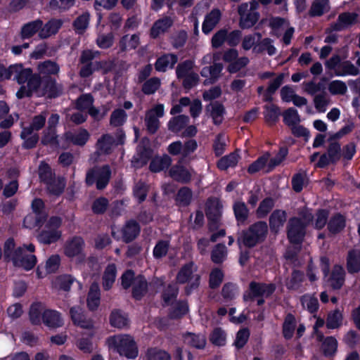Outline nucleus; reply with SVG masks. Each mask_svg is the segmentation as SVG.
Wrapping results in <instances>:
<instances>
[{
	"label": "nucleus",
	"instance_id": "obj_54",
	"mask_svg": "<svg viewBox=\"0 0 360 360\" xmlns=\"http://www.w3.org/2000/svg\"><path fill=\"white\" fill-rule=\"evenodd\" d=\"M264 117L266 121L272 124H274L278 120L281 115V111L278 107L270 104L264 107Z\"/></svg>",
	"mask_w": 360,
	"mask_h": 360
},
{
	"label": "nucleus",
	"instance_id": "obj_62",
	"mask_svg": "<svg viewBox=\"0 0 360 360\" xmlns=\"http://www.w3.org/2000/svg\"><path fill=\"white\" fill-rule=\"evenodd\" d=\"M329 92L332 95H344L347 91L346 84L340 80H333L328 84Z\"/></svg>",
	"mask_w": 360,
	"mask_h": 360
},
{
	"label": "nucleus",
	"instance_id": "obj_50",
	"mask_svg": "<svg viewBox=\"0 0 360 360\" xmlns=\"http://www.w3.org/2000/svg\"><path fill=\"white\" fill-rule=\"evenodd\" d=\"M189 122V117L186 115H179L173 117L168 124V128L173 132L181 131Z\"/></svg>",
	"mask_w": 360,
	"mask_h": 360
},
{
	"label": "nucleus",
	"instance_id": "obj_57",
	"mask_svg": "<svg viewBox=\"0 0 360 360\" xmlns=\"http://www.w3.org/2000/svg\"><path fill=\"white\" fill-rule=\"evenodd\" d=\"M273 41L269 38H264L260 40L257 44V47H255V53H262L266 51L269 56H273L276 52V49L272 44Z\"/></svg>",
	"mask_w": 360,
	"mask_h": 360
},
{
	"label": "nucleus",
	"instance_id": "obj_28",
	"mask_svg": "<svg viewBox=\"0 0 360 360\" xmlns=\"http://www.w3.org/2000/svg\"><path fill=\"white\" fill-rule=\"evenodd\" d=\"M140 228L135 221H129L122 228L123 240L129 243L133 240L139 233Z\"/></svg>",
	"mask_w": 360,
	"mask_h": 360
},
{
	"label": "nucleus",
	"instance_id": "obj_24",
	"mask_svg": "<svg viewBox=\"0 0 360 360\" xmlns=\"http://www.w3.org/2000/svg\"><path fill=\"white\" fill-rule=\"evenodd\" d=\"M206 110L210 113L215 124H219L222 122L225 109L221 103L218 101L212 102L207 105Z\"/></svg>",
	"mask_w": 360,
	"mask_h": 360
},
{
	"label": "nucleus",
	"instance_id": "obj_31",
	"mask_svg": "<svg viewBox=\"0 0 360 360\" xmlns=\"http://www.w3.org/2000/svg\"><path fill=\"white\" fill-rule=\"evenodd\" d=\"M222 70V64L214 63V65L212 66L203 68L200 74L202 77H209V83H214L219 77Z\"/></svg>",
	"mask_w": 360,
	"mask_h": 360
},
{
	"label": "nucleus",
	"instance_id": "obj_23",
	"mask_svg": "<svg viewBox=\"0 0 360 360\" xmlns=\"http://www.w3.org/2000/svg\"><path fill=\"white\" fill-rule=\"evenodd\" d=\"M287 219V214L281 210H274L269 217V226L272 231L277 233L283 226Z\"/></svg>",
	"mask_w": 360,
	"mask_h": 360
},
{
	"label": "nucleus",
	"instance_id": "obj_44",
	"mask_svg": "<svg viewBox=\"0 0 360 360\" xmlns=\"http://www.w3.org/2000/svg\"><path fill=\"white\" fill-rule=\"evenodd\" d=\"M37 69L39 75H51L58 74L60 68L56 62L48 60L44 62L39 63L37 66Z\"/></svg>",
	"mask_w": 360,
	"mask_h": 360
},
{
	"label": "nucleus",
	"instance_id": "obj_42",
	"mask_svg": "<svg viewBox=\"0 0 360 360\" xmlns=\"http://www.w3.org/2000/svg\"><path fill=\"white\" fill-rule=\"evenodd\" d=\"M337 139H331L329 136L328 142L329 145L327 150V153L330 156L332 163L338 162L341 158V147L340 144L337 141Z\"/></svg>",
	"mask_w": 360,
	"mask_h": 360
},
{
	"label": "nucleus",
	"instance_id": "obj_36",
	"mask_svg": "<svg viewBox=\"0 0 360 360\" xmlns=\"http://www.w3.org/2000/svg\"><path fill=\"white\" fill-rule=\"evenodd\" d=\"M233 210L236 220L240 223H244L248 218L249 210L245 203L241 200L236 201L233 205Z\"/></svg>",
	"mask_w": 360,
	"mask_h": 360
},
{
	"label": "nucleus",
	"instance_id": "obj_26",
	"mask_svg": "<svg viewBox=\"0 0 360 360\" xmlns=\"http://www.w3.org/2000/svg\"><path fill=\"white\" fill-rule=\"evenodd\" d=\"M63 22L60 20L53 19L46 22L44 26L42 25L39 36L41 39H46L51 35L56 34L60 27Z\"/></svg>",
	"mask_w": 360,
	"mask_h": 360
},
{
	"label": "nucleus",
	"instance_id": "obj_2",
	"mask_svg": "<svg viewBox=\"0 0 360 360\" xmlns=\"http://www.w3.org/2000/svg\"><path fill=\"white\" fill-rule=\"evenodd\" d=\"M105 345L109 351L116 352L128 359H134L139 355V349L134 338L128 334H117L108 337Z\"/></svg>",
	"mask_w": 360,
	"mask_h": 360
},
{
	"label": "nucleus",
	"instance_id": "obj_55",
	"mask_svg": "<svg viewBox=\"0 0 360 360\" xmlns=\"http://www.w3.org/2000/svg\"><path fill=\"white\" fill-rule=\"evenodd\" d=\"M116 267L114 264H110L107 266L103 275V288L109 290L115 281Z\"/></svg>",
	"mask_w": 360,
	"mask_h": 360
},
{
	"label": "nucleus",
	"instance_id": "obj_37",
	"mask_svg": "<svg viewBox=\"0 0 360 360\" xmlns=\"http://www.w3.org/2000/svg\"><path fill=\"white\" fill-rule=\"evenodd\" d=\"M43 22L41 20H37L25 24L21 30V36L23 39L30 38L37 32H39Z\"/></svg>",
	"mask_w": 360,
	"mask_h": 360
},
{
	"label": "nucleus",
	"instance_id": "obj_58",
	"mask_svg": "<svg viewBox=\"0 0 360 360\" xmlns=\"http://www.w3.org/2000/svg\"><path fill=\"white\" fill-rule=\"evenodd\" d=\"M283 122L290 127L296 124H299L300 122V117L297 112V110L292 108L286 110L283 112Z\"/></svg>",
	"mask_w": 360,
	"mask_h": 360
},
{
	"label": "nucleus",
	"instance_id": "obj_35",
	"mask_svg": "<svg viewBox=\"0 0 360 360\" xmlns=\"http://www.w3.org/2000/svg\"><path fill=\"white\" fill-rule=\"evenodd\" d=\"M359 72L360 71L358 67H356L349 60H346L341 63V64L338 66V68L336 70L335 75L337 76H356L359 74Z\"/></svg>",
	"mask_w": 360,
	"mask_h": 360
},
{
	"label": "nucleus",
	"instance_id": "obj_22",
	"mask_svg": "<svg viewBox=\"0 0 360 360\" xmlns=\"http://www.w3.org/2000/svg\"><path fill=\"white\" fill-rule=\"evenodd\" d=\"M173 19L168 16H165L156 20L150 29V35L153 38H156L161 34L165 33L172 25Z\"/></svg>",
	"mask_w": 360,
	"mask_h": 360
},
{
	"label": "nucleus",
	"instance_id": "obj_45",
	"mask_svg": "<svg viewBox=\"0 0 360 360\" xmlns=\"http://www.w3.org/2000/svg\"><path fill=\"white\" fill-rule=\"evenodd\" d=\"M314 105L319 112H325L330 103V98L326 92H321L314 97Z\"/></svg>",
	"mask_w": 360,
	"mask_h": 360
},
{
	"label": "nucleus",
	"instance_id": "obj_30",
	"mask_svg": "<svg viewBox=\"0 0 360 360\" xmlns=\"http://www.w3.org/2000/svg\"><path fill=\"white\" fill-rule=\"evenodd\" d=\"M184 342L193 347L202 349L206 345V338L201 334L188 333L184 335Z\"/></svg>",
	"mask_w": 360,
	"mask_h": 360
},
{
	"label": "nucleus",
	"instance_id": "obj_9",
	"mask_svg": "<svg viewBox=\"0 0 360 360\" xmlns=\"http://www.w3.org/2000/svg\"><path fill=\"white\" fill-rule=\"evenodd\" d=\"M276 290L274 284L261 283L252 281L250 283L249 290L243 295L245 301L252 300L254 297H268Z\"/></svg>",
	"mask_w": 360,
	"mask_h": 360
},
{
	"label": "nucleus",
	"instance_id": "obj_53",
	"mask_svg": "<svg viewBox=\"0 0 360 360\" xmlns=\"http://www.w3.org/2000/svg\"><path fill=\"white\" fill-rule=\"evenodd\" d=\"M42 82L43 79L41 78L39 74H32V72L26 82H27V86L30 90L31 93H35L39 96Z\"/></svg>",
	"mask_w": 360,
	"mask_h": 360
},
{
	"label": "nucleus",
	"instance_id": "obj_32",
	"mask_svg": "<svg viewBox=\"0 0 360 360\" xmlns=\"http://www.w3.org/2000/svg\"><path fill=\"white\" fill-rule=\"evenodd\" d=\"M347 268L350 274L357 273L360 271V250H352L349 252Z\"/></svg>",
	"mask_w": 360,
	"mask_h": 360
},
{
	"label": "nucleus",
	"instance_id": "obj_18",
	"mask_svg": "<svg viewBox=\"0 0 360 360\" xmlns=\"http://www.w3.org/2000/svg\"><path fill=\"white\" fill-rule=\"evenodd\" d=\"M84 247V242L83 239L80 237H75L67 241L65 246V254L69 257L75 256L81 257Z\"/></svg>",
	"mask_w": 360,
	"mask_h": 360
},
{
	"label": "nucleus",
	"instance_id": "obj_39",
	"mask_svg": "<svg viewBox=\"0 0 360 360\" xmlns=\"http://www.w3.org/2000/svg\"><path fill=\"white\" fill-rule=\"evenodd\" d=\"M345 219L340 214H336L333 216L328 223V229L333 234L339 233L345 228Z\"/></svg>",
	"mask_w": 360,
	"mask_h": 360
},
{
	"label": "nucleus",
	"instance_id": "obj_3",
	"mask_svg": "<svg viewBox=\"0 0 360 360\" xmlns=\"http://www.w3.org/2000/svg\"><path fill=\"white\" fill-rule=\"evenodd\" d=\"M299 217L288 220L287 236L291 243L300 244L306 233V227L312 221L314 216L308 209H302L298 212Z\"/></svg>",
	"mask_w": 360,
	"mask_h": 360
},
{
	"label": "nucleus",
	"instance_id": "obj_48",
	"mask_svg": "<svg viewBox=\"0 0 360 360\" xmlns=\"http://www.w3.org/2000/svg\"><path fill=\"white\" fill-rule=\"evenodd\" d=\"M45 184L46 185L47 191L54 195H59L61 194L65 186V182L63 178L56 179L54 177L52 180Z\"/></svg>",
	"mask_w": 360,
	"mask_h": 360
},
{
	"label": "nucleus",
	"instance_id": "obj_40",
	"mask_svg": "<svg viewBox=\"0 0 360 360\" xmlns=\"http://www.w3.org/2000/svg\"><path fill=\"white\" fill-rule=\"evenodd\" d=\"M146 280L142 276L135 278L133 283V296L135 299L139 300L146 292L147 290Z\"/></svg>",
	"mask_w": 360,
	"mask_h": 360
},
{
	"label": "nucleus",
	"instance_id": "obj_5",
	"mask_svg": "<svg viewBox=\"0 0 360 360\" xmlns=\"http://www.w3.org/2000/svg\"><path fill=\"white\" fill-rule=\"evenodd\" d=\"M124 140L125 134L122 130L117 131L116 139L110 134H103L96 143V153L98 155L110 154L117 146L124 144Z\"/></svg>",
	"mask_w": 360,
	"mask_h": 360
},
{
	"label": "nucleus",
	"instance_id": "obj_1",
	"mask_svg": "<svg viewBox=\"0 0 360 360\" xmlns=\"http://www.w3.org/2000/svg\"><path fill=\"white\" fill-rule=\"evenodd\" d=\"M26 250L33 252L34 245L29 244L24 248L18 247L15 248L14 240L8 238L4 243V257L5 259L12 261L14 266L30 270L35 266L37 258L32 254H27Z\"/></svg>",
	"mask_w": 360,
	"mask_h": 360
},
{
	"label": "nucleus",
	"instance_id": "obj_16",
	"mask_svg": "<svg viewBox=\"0 0 360 360\" xmlns=\"http://www.w3.org/2000/svg\"><path fill=\"white\" fill-rule=\"evenodd\" d=\"M193 174L194 171L193 169H188L180 165L172 167L169 170L170 176L173 179L181 183L189 182Z\"/></svg>",
	"mask_w": 360,
	"mask_h": 360
},
{
	"label": "nucleus",
	"instance_id": "obj_15",
	"mask_svg": "<svg viewBox=\"0 0 360 360\" xmlns=\"http://www.w3.org/2000/svg\"><path fill=\"white\" fill-rule=\"evenodd\" d=\"M221 18V12L218 8H213L205 16L202 22V30L205 34H210L218 25Z\"/></svg>",
	"mask_w": 360,
	"mask_h": 360
},
{
	"label": "nucleus",
	"instance_id": "obj_51",
	"mask_svg": "<svg viewBox=\"0 0 360 360\" xmlns=\"http://www.w3.org/2000/svg\"><path fill=\"white\" fill-rule=\"evenodd\" d=\"M270 158L269 153H265L262 156L259 157L257 160L252 162L248 167V171L250 174L256 173L262 169L265 170L267 169V162Z\"/></svg>",
	"mask_w": 360,
	"mask_h": 360
},
{
	"label": "nucleus",
	"instance_id": "obj_33",
	"mask_svg": "<svg viewBox=\"0 0 360 360\" xmlns=\"http://www.w3.org/2000/svg\"><path fill=\"white\" fill-rule=\"evenodd\" d=\"M110 322L112 326L122 329L129 325L127 316L120 310L112 311L110 317Z\"/></svg>",
	"mask_w": 360,
	"mask_h": 360
},
{
	"label": "nucleus",
	"instance_id": "obj_29",
	"mask_svg": "<svg viewBox=\"0 0 360 360\" xmlns=\"http://www.w3.org/2000/svg\"><path fill=\"white\" fill-rule=\"evenodd\" d=\"M46 120V115L45 112H42L38 115L34 116L29 126L22 127L23 136L26 134H30L31 131L37 132V131L42 129L45 125Z\"/></svg>",
	"mask_w": 360,
	"mask_h": 360
},
{
	"label": "nucleus",
	"instance_id": "obj_34",
	"mask_svg": "<svg viewBox=\"0 0 360 360\" xmlns=\"http://www.w3.org/2000/svg\"><path fill=\"white\" fill-rule=\"evenodd\" d=\"M330 9L328 0H315L309 9L311 17L321 16Z\"/></svg>",
	"mask_w": 360,
	"mask_h": 360
},
{
	"label": "nucleus",
	"instance_id": "obj_4",
	"mask_svg": "<svg viewBox=\"0 0 360 360\" xmlns=\"http://www.w3.org/2000/svg\"><path fill=\"white\" fill-rule=\"evenodd\" d=\"M258 6L257 1L255 0L238 6L239 25L242 29L251 28L258 21L259 13L257 12Z\"/></svg>",
	"mask_w": 360,
	"mask_h": 360
},
{
	"label": "nucleus",
	"instance_id": "obj_64",
	"mask_svg": "<svg viewBox=\"0 0 360 360\" xmlns=\"http://www.w3.org/2000/svg\"><path fill=\"white\" fill-rule=\"evenodd\" d=\"M146 358L148 360H170V355L162 350L157 348L148 349L146 352Z\"/></svg>",
	"mask_w": 360,
	"mask_h": 360
},
{
	"label": "nucleus",
	"instance_id": "obj_12",
	"mask_svg": "<svg viewBox=\"0 0 360 360\" xmlns=\"http://www.w3.org/2000/svg\"><path fill=\"white\" fill-rule=\"evenodd\" d=\"M111 177V170L108 165H104L96 169L91 173V179L96 184V188L103 190L108 184Z\"/></svg>",
	"mask_w": 360,
	"mask_h": 360
},
{
	"label": "nucleus",
	"instance_id": "obj_11",
	"mask_svg": "<svg viewBox=\"0 0 360 360\" xmlns=\"http://www.w3.org/2000/svg\"><path fill=\"white\" fill-rule=\"evenodd\" d=\"M164 114L165 108L163 104H158L146 112L145 122L150 133L154 134L156 132L160 126L159 118L163 117Z\"/></svg>",
	"mask_w": 360,
	"mask_h": 360
},
{
	"label": "nucleus",
	"instance_id": "obj_56",
	"mask_svg": "<svg viewBox=\"0 0 360 360\" xmlns=\"http://www.w3.org/2000/svg\"><path fill=\"white\" fill-rule=\"evenodd\" d=\"M288 153V150L285 147H282L280 148L278 154L271 159H269V163L267 165V169H266V172H269L271 171L275 167L279 165L285 158Z\"/></svg>",
	"mask_w": 360,
	"mask_h": 360
},
{
	"label": "nucleus",
	"instance_id": "obj_7",
	"mask_svg": "<svg viewBox=\"0 0 360 360\" xmlns=\"http://www.w3.org/2000/svg\"><path fill=\"white\" fill-rule=\"evenodd\" d=\"M267 224L264 221H258L252 224L243 236V244L249 248L254 247L264 240L267 233Z\"/></svg>",
	"mask_w": 360,
	"mask_h": 360
},
{
	"label": "nucleus",
	"instance_id": "obj_60",
	"mask_svg": "<svg viewBox=\"0 0 360 360\" xmlns=\"http://www.w3.org/2000/svg\"><path fill=\"white\" fill-rule=\"evenodd\" d=\"M227 255V250L224 245L217 244L212 251L211 258L213 262L219 264L224 262Z\"/></svg>",
	"mask_w": 360,
	"mask_h": 360
},
{
	"label": "nucleus",
	"instance_id": "obj_49",
	"mask_svg": "<svg viewBox=\"0 0 360 360\" xmlns=\"http://www.w3.org/2000/svg\"><path fill=\"white\" fill-rule=\"evenodd\" d=\"M261 38L262 35L259 32L245 35L242 39V48L245 51H248L252 49L255 52V47H257V44L261 40Z\"/></svg>",
	"mask_w": 360,
	"mask_h": 360
},
{
	"label": "nucleus",
	"instance_id": "obj_41",
	"mask_svg": "<svg viewBox=\"0 0 360 360\" xmlns=\"http://www.w3.org/2000/svg\"><path fill=\"white\" fill-rule=\"evenodd\" d=\"M56 91V81L49 77H44L39 96L47 95L49 97H55Z\"/></svg>",
	"mask_w": 360,
	"mask_h": 360
},
{
	"label": "nucleus",
	"instance_id": "obj_10",
	"mask_svg": "<svg viewBox=\"0 0 360 360\" xmlns=\"http://www.w3.org/2000/svg\"><path fill=\"white\" fill-rule=\"evenodd\" d=\"M221 208V202L217 198H210L206 203V215L210 220L209 227L212 231L219 226Z\"/></svg>",
	"mask_w": 360,
	"mask_h": 360
},
{
	"label": "nucleus",
	"instance_id": "obj_6",
	"mask_svg": "<svg viewBox=\"0 0 360 360\" xmlns=\"http://www.w3.org/2000/svg\"><path fill=\"white\" fill-rule=\"evenodd\" d=\"M61 223V218L51 217L47 221L44 229L38 235V240L44 244H51L58 241L61 237V231L58 230Z\"/></svg>",
	"mask_w": 360,
	"mask_h": 360
},
{
	"label": "nucleus",
	"instance_id": "obj_52",
	"mask_svg": "<svg viewBox=\"0 0 360 360\" xmlns=\"http://www.w3.org/2000/svg\"><path fill=\"white\" fill-rule=\"evenodd\" d=\"M295 327L296 321L295 317L290 314H288L283 325V333L286 339H290L292 337Z\"/></svg>",
	"mask_w": 360,
	"mask_h": 360
},
{
	"label": "nucleus",
	"instance_id": "obj_43",
	"mask_svg": "<svg viewBox=\"0 0 360 360\" xmlns=\"http://www.w3.org/2000/svg\"><path fill=\"white\" fill-rule=\"evenodd\" d=\"M66 141L75 145L83 146L86 143L89 138L88 131L82 130L77 133L66 132L65 134Z\"/></svg>",
	"mask_w": 360,
	"mask_h": 360
},
{
	"label": "nucleus",
	"instance_id": "obj_25",
	"mask_svg": "<svg viewBox=\"0 0 360 360\" xmlns=\"http://www.w3.org/2000/svg\"><path fill=\"white\" fill-rule=\"evenodd\" d=\"M177 62V56L174 54H165L158 58L155 62V68L157 71L165 72L167 69H171Z\"/></svg>",
	"mask_w": 360,
	"mask_h": 360
},
{
	"label": "nucleus",
	"instance_id": "obj_59",
	"mask_svg": "<svg viewBox=\"0 0 360 360\" xmlns=\"http://www.w3.org/2000/svg\"><path fill=\"white\" fill-rule=\"evenodd\" d=\"M127 115L122 109L115 110L110 119V124L112 127H120L123 125L127 120Z\"/></svg>",
	"mask_w": 360,
	"mask_h": 360
},
{
	"label": "nucleus",
	"instance_id": "obj_46",
	"mask_svg": "<svg viewBox=\"0 0 360 360\" xmlns=\"http://www.w3.org/2000/svg\"><path fill=\"white\" fill-rule=\"evenodd\" d=\"M46 221L44 214H35L34 213L27 214L23 221L24 226L28 229H33L34 227L41 226Z\"/></svg>",
	"mask_w": 360,
	"mask_h": 360
},
{
	"label": "nucleus",
	"instance_id": "obj_19",
	"mask_svg": "<svg viewBox=\"0 0 360 360\" xmlns=\"http://www.w3.org/2000/svg\"><path fill=\"white\" fill-rule=\"evenodd\" d=\"M70 314L73 323L75 326L83 329H89L90 321L86 316L84 314V311L80 307L77 306L70 308Z\"/></svg>",
	"mask_w": 360,
	"mask_h": 360
},
{
	"label": "nucleus",
	"instance_id": "obj_17",
	"mask_svg": "<svg viewBox=\"0 0 360 360\" xmlns=\"http://www.w3.org/2000/svg\"><path fill=\"white\" fill-rule=\"evenodd\" d=\"M42 322L49 328H57L63 325V319L61 314L56 310L47 308L44 311Z\"/></svg>",
	"mask_w": 360,
	"mask_h": 360
},
{
	"label": "nucleus",
	"instance_id": "obj_47",
	"mask_svg": "<svg viewBox=\"0 0 360 360\" xmlns=\"http://www.w3.org/2000/svg\"><path fill=\"white\" fill-rule=\"evenodd\" d=\"M240 159L237 153H232L229 155L221 158L217 162V167L221 170H226L229 167H235Z\"/></svg>",
	"mask_w": 360,
	"mask_h": 360
},
{
	"label": "nucleus",
	"instance_id": "obj_14",
	"mask_svg": "<svg viewBox=\"0 0 360 360\" xmlns=\"http://www.w3.org/2000/svg\"><path fill=\"white\" fill-rule=\"evenodd\" d=\"M32 70L25 68L22 64L11 65L8 67V79L13 77L18 84H24L31 75Z\"/></svg>",
	"mask_w": 360,
	"mask_h": 360
},
{
	"label": "nucleus",
	"instance_id": "obj_27",
	"mask_svg": "<svg viewBox=\"0 0 360 360\" xmlns=\"http://www.w3.org/2000/svg\"><path fill=\"white\" fill-rule=\"evenodd\" d=\"M139 44L140 38L139 34H126L119 41V48L122 51H127L136 49Z\"/></svg>",
	"mask_w": 360,
	"mask_h": 360
},
{
	"label": "nucleus",
	"instance_id": "obj_61",
	"mask_svg": "<svg viewBox=\"0 0 360 360\" xmlns=\"http://www.w3.org/2000/svg\"><path fill=\"white\" fill-rule=\"evenodd\" d=\"M342 320V315L339 310L330 312L327 318L326 326L329 329H335L340 326Z\"/></svg>",
	"mask_w": 360,
	"mask_h": 360
},
{
	"label": "nucleus",
	"instance_id": "obj_13",
	"mask_svg": "<svg viewBox=\"0 0 360 360\" xmlns=\"http://www.w3.org/2000/svg\"><path fill=\"white\" fill-rule=\"evenodd\" d=\"M359 15L356 13L344 12L340 13L336 22L331 27L335 31H341L358 22Z\"/></svg>",
	"mask_w": 360,
	"mask_h": 360
},
{
	"label": "nucleus",
	"instance_id": "obj_20",
	"mask_svg": "<svg viewBox=\"0 0 360 360\" xmlns=\"http://www.w3.org/2000/svg\"><path fill=\"white\" fill-rule=\"evenodd\" d=\"M46 309L45 304L41 302H35L31 304L29 311V319L32 324L40 325L41 323Z\"/></svg>",
	"mask_w": 360,
	"mask_h": 360
},
{
	"label": "nucleus",
	"instance_id": "obj_8",
	"mask_svg": "<svg viewBox=\"0 0 360 360\" xmlns=\"http://www.w3.org/2000/svg\"><path fill=\"white\" fill-rule=\"evenodd\" d=\"M197 268L193 262L183 266L176 276V281L179 283L189 284L186 288V291L188 294L191 291L197 288L200 282V276L196 274Z\"/></svg>",
	"mask_w": 360,
	"mask_h": 360
},
{
	"label": "nucleus",
	"instance_id": "obj_38",
	"mask_svg": "<svg viewBox=\"0 0 360 360\" xmlns=\"http://www.w3.org/2000/svg\"><path fill=\"white\" fill-rule=\"evenodd\" d=\"M172 163V160L168 155L156 157L153 158L150 164V169L153 172H159L168 168Z\"/></svg>",
	"mask_w": 360,
	"mask_h": 360
},
{
	"label": "nucleus",
	"instance_id": "obj_21",
	"mask_svg": "<svg viewBox=\"0 0 360 360\" xmlns=\"http://www.w3.org/2000/svg\"><path fill=\"white\" fill-rule=\"evenodd\" d=\"M345 271L340 265H335L333 268L328 283L332 288L338 290L341 288L345 282Z\"/></svg>",
	"mask_w": 360,
	"mask_h": 360
},
{
	"label": "nucleus",
	"instance_id": "obj_63",
	"mask_svg": "<svg viewBox=\"0 0 360 360\" xmlns=\"http://www.w3.org/2000/svg\"><path fill=\"white\" fill-rule=\"evenodd\" d=\"M274 206V201L271 198H266L263 200L257 210V215L259 218L264 217L267 215V214L271 210L273 207Z\"/></svg>",
	"mask_w": 360,
	"mask_h": 360
}]
</instances>
